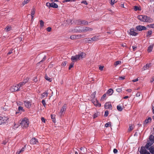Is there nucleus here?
<instances>
[{
  "label": "nucleus",
  "mask_w": 154,
  "mask_h": 154,
  "mask_svg": "<svg viewBox=\"0 0 154 154\" xmlns=\"http://www.w3.org/2000/svg\"><path fill=\"white\" fill-rule=\"evenodd\" d=\"M78 55H75V56H72L71 58V60L73 62H75L79 59Z\"/></svg>",
  "instance_id": "obj_17"
},
{
  "label": "nucleus",
  "mask_w": 154,
  "mask_h": 154,
  "mask_svg": "<svg viewBox=\"0 0 154 154\" xmlns=\"http://www.w3.org/2000/svg\"><path fill=\"white\" fill-rule=\"evenodd\" d=\"M124 79H125V76H123L122 77H120L119 78V79L122 80H123Z\"/></svg>",
  "instance_id": "obj_59"
},
{
  "label": "nucleus",
  "mask_w": 154,
  "mask_h": 154,
  "mask_svg": "<svg viewBox=\"0 0 154 154\" xmlns=\"http://www.w3.org/2000/svg\"><path fill=\"white\" fill-rule=\"evenodd\" d=\"M106 94H104L102 96L101 98V100H103V99H104L106 97Z\"/></svg>",
  "instance_id": "obj_58"
},
{
  "label": "nucleus",
  "mask_w": 154,
  "mask_h": 154,
  "mask_svg": "<svg viewBox=\"0 0 154 154\" xmlns=\"http://www.w3.org/2000/svg\"><path fill=\"white\" fill-rule=\"evenodd\" d=\"M18 110L20 112H23L25 111L23 107L21 106H19L18 107Z\"/></svg>",
  "instance_id": "obj_30"
},
{
  "label": "nucleus",
  "mask_w": 154,
  "mask_h": 154,
  "mask_svg": "<svg viewBox=\"0 0 154 154\" xmlns=\"http://www.w3.org/2000/svg\"><path fill=\"white\" fill-rule=\"evenodd\" d=\"M132 48L133 49V50L134 51L136 50L137 49V47L135 46H132Z\"/></svg>",
  "instance_id": "obj_62"
},
{
  "label": "nucleus",
  "mask_w": 154,
  "mask_h": 154,
  "mask_svg": "<svg viewBox=\"0 0 154 154\" xmlns=\"http://www.w3.org/2000/svg\"><path fill=\"white\" fill-rule=\"evenodd\" d=\"M152 34V30H149L146 33V36L147 37H149Z\"/></svg>",
  "instance_id": "obj_27"
},
{
  "label": "nucleus",
  "mask_w": 154,
  "mask_h": 154,
  "mask_svg": "<svg viewBox=\"0 0 154 154\" xmlns=\"http://www.w3.org/2000/svg\"><path fill=\"white\" fill-rule=\"evenodd\" d=\"M13 50V49L10 50L9 51L8 53L7 54H8V55L10 54H11V53H13L12 51Z\"/></svg>",
  "instance_id": "obj_60"
},
{
  "label": "nucleus",
  "mask_w": 154,
  "mask_h": 154,
  "mask_svg": "<svg viewBox=\"0 0 154 154\" xmlns=\"http://www.w3.org/2000/svg\"><path fill=\"white\" fill-rule=\"evenodd\" d=\"M116 90L117 92L119 93L121 92L122 91L121 88H118L116 89Z\"/></svg>",
  "instance_id": "obj_51"
},
{
  "label": "nucleus",
  "mask_w": 154,
  "mask_h": 154,
  "mask_svg": "<svg viewBox=\"0 0 154 154\" xmlns=\"http://www.w3.org/2000/svg\"><path fill=\"white\" fill-rule=\"evenodd\" d=\"M147 26L150 28H154V23L149 25Z\"/></svg>",
  "instance_id": "obj_48"
},
{
  "label": "nucleus",
  "mask_w": 154,
  "mask_h": 154,
  "mask_svg": "<svg viewBox=\"0 0 154 154\" xmlns=\"http://www.w3.org/2000/svg\"><path fill=\"white\" fill-rule=\"evenodd\" d=\"M149 140L148 141L146 144V146L148 147L149 146H151L154 142V135L151 134L149 137Z\"/></svg>",
  "instance_id": "obj_4"
},
{
  "label": "nucleus",
  "mask_w": 154,
  "mask_h": 154,
  "mask_svg": "<svg viewBox=\"0 0 154 154\" xmlns=\"http://www.w3.org/2000/svg\"><path fill=\"white\" fill-rule=\"evenodd\" d=\"M151 120L152 119L150 117L146 119L143 122V126H146L148 123L151 122Z\"/></svg>",
  "instance_id": "obj_16"
},
{
  "label": "nucleus",
  "mask_w": 154,
  "mask_h": 154,
  "mask_svg": "<svg viewBox=\"0 0 154 154\" xmlns=\"http://www.w3.org/2000/svg\"><path fill=\"white\" fill-rule=\"evenodd\" d=\"M137 97H139L140 96V93L139 92H137L136 95Z\"/></svg>",
  "instance_id": "obj_63"
},
{
  "label": "nucleus",
  "mask_w": 154,
  "mask_h": 154,
  "mask_svg": "<svg viewBox=\"0 0 154 154\" xmlns=\"http://www.w3.org/2000/svg\"><path fill=\"white\" fill-rule=\"evenodd\" d=\"M51 7L55 8H58V5L55 3H51Z\"/></svg>",
  "instance_id": "obj_22"
},
{
  "label": "nucleus",
  "mask_w": 154,
  "mask_h": 154,
  "mask_svg": "<svg viewBox=\"0 0 154 154\" xmlns=\"http://www.w3.org/2000/svg\"><path fill=\"white\" fill-rule=\"evenodd\" d=\"M151 66V64H147L143 68V70H145L148 69Z\"/></svg>",
  "instance_id": "obj_18"
},
{
  "label": "nucleus",
  "mask_w": 154,
  "mask_h": 154,
  "mask_svg": "<svg viewBox=\"0 0 154 154\" xmlns=\"http://www.w3.org/2000/svg\"><path fill=\"white\" fill-rule=\"evenodd\" d=\"M46 29L47 31L49 32L51 31V27H48Z\"/></svg>",
  "instance_id": "obj_53"
},
{
  "label": "nucleus",
  "mask_w": 154,
  "mask_h": 154,
  "mask_svg": "<svg viewBox=\"0 0 154 154\" xmlns=\"http://www.w3.org/2000/svg\"><path fill=\"white\" fill-rule=\"evenodd\" d=\"M73 63H72L70 65L69 68V69H70L73 66Z\"/></svg>",
  "instance_id": "obj_57"
},
{
  "label": "nucleus",
  "mask_w": 154,
  "mask_h": 154,
  "mask_svg": "<svg viewBox=\"0 0 154 154\" xmlns=\"http://www.w3.org/2000/svg\"><path fill=\"white\" fill-rule=\"evenodd\" d=\"M75 1V0H64L63 1V3L66 2H74Z\"/></svg>",
  "instance_id": "obj_42"
},
{
  "label": "nucleus",
  "mask_w": 154,
  "mask_h": 154,
  "mask_svg": "<svg viewBox=\"0 0 154 154\" xmlns=\"http://www.w3.org/2000/svg\"><path fill=\"white\" fill-rule=\"evenodd\" d=\"M42 102L43 105L44 106H45L46 105L45 100H42Z\"/></svg>",
  "instance_id": "obj_45"
},
{
  "label": "nucleus",
  "mask_w": 154,
  "mask_h": 154,
  "mask_svg": "<svg viewBox=\"0 0 154 154\" xmlns=\"http://www.w3.org/2000/svg\"><path fill=\"white\" fill-rule=\"evenodd\" d=\"M108 114H109V112L108 111H106L105 112V114H104V116H105L106 117L108 115Z\"/></svg>",
  "instance_id": "obj_50"
},
{
  "label": "nucleus",
  "mask_w": 154,
  "mask_h": 154,
  "mask_svg": "<svg viewBox=\"0 0 154 154\" xmlns=\"http://www.w3.org/2000/svg\"><path fill=\"white\" fill-rule=\"evenodd\" d=\"M24 149H25V148L23 147L21 150H20L18 151L17 152L16 154H19L20 153L23 152L24 151Z\"/></svg>",
  "instance_id": "obj_34"
},
{
  "label": "nucleus",
  "mask_w": 154,
  "mask_h": 154,
  "mask_svg": "<svg viewBox=\"0 0 154 154\" xmlns=\"http://www.w3.org/2000/svg\"><path fill=\"white\" fill-rule=\"evenodd\" d=\"M75 39H78L79 38H80L81 37V35H74Z\"/></svg>",
  "instance_id": "obj_40"
},
{
  "label": "nucleus",
  "mask_w": 154,
  "mask_h": 154,
  "mask_svg": "<svg viewBox=\"0 0 154 154\" xmlns=\"http://www.w3.org/2000/svg\"><path fill=\"white\" fill-rule=\"evenodd\" d=\"M46 58V56H45L42 59V60H41L39 62V63H41L42 62L44 61L45 60Z\"/></svg>",
  "instance_id": "obj_44"
},
{
  "label": "nucleus",
  "mask_w": 154,
  "mask_h": 154,
  "mask_svg": "<svg viewBox=\"0 0 154 154\" xmlns=\"http://www.w3.org/2000/svg\"><path fill=\"white\" fill-rule=\"evenodd\" d=\"M122 63V62L121 61H117L115 62L114 64V66L115 67H116L117 65H120Z\"/></svg>",
  "instance_id": "obj_23"
},
{
  "label": "nucleus",
  "mask_w": 154,
  "mask_h": 154,
  "mask_svg": "<svg viewBox=\"0 0 154 154\" xmlns=\"http://www.w3.org/2000/svg\"><path fill=\"white\" fill-rule=\"evenodd\" d=\"M25 84L23 83V82H20L18 84V85L20 88L22 87L23 85H24Z\"/></svg>",
  "instance_id": "obj_37"
},
{
  "label": "nucleus",
  "mask_w": 154,
  "mask_h": 154,
  "mask_svg": "<svg viewBox=\"0 0 154 154\" xmlns=\"http://www.w3.org/2000/svg\"><path fill=\"white\" fill-rule=\"evenodd\" d=\"M29 1L30 0H24V1L22 3V5L23 6L25 5L28 3Z\"/></svg>",
  "instance_id": "obj_28"
},
{
  "label": "nucleus",
  "mask_w": 154,
  "mask_h": 154,
  "mask_svg": "<svg viewBox=\"0 0 154 154\" xmlns=\"http://www.w3.org/2000/svg\"><path fill=\"white\" fill-rule=\"evenodd\" d=\"M81 3L84 4L86 5H88L87 2L86 1H85V0L82 1L81 2Z\"/></svg>",
  "instance_id": "obj_52"
},
{
  "label": "nucleus",
  "mask_w": 154,
  "mask_h": 154,
  "mask_svg": "<svg viewBox=\"0 0 154 154\" xmlns=\"http://www.w3.org/2000/svg\"><path fill=\"white\" fill-rule=\"evenodd\" d=\"M96 94V92L94 91L91 95V97L94 98L95 97V95Z\"/></svg>",
  "instance_id": "obj_43"
},
{
  "label": "nucleus",
  "mask_w": 154,
  "mask_h": 154,
  "mask_svg": "<svg viewBox=\"0 0 154 154\" xmlns=\"http://www.w3.org/2000/svg\"><path fill=\"white\" fill-rule=\"evenodd\" d=\"M75 23L77 25H80L82 24L81 20H75Z\"/></svg>",
  "instance_id": "obj_29"
},
{
  "label": "nucleus",
  "mask_w": 154,
  "mask_h": 154,
  "mask_svg": "<svg viewBox=\"0 0 154 154\" xmlns=\"http://www.w3.org/2000/svg\"><path fill=\"white\" fill-rule=\"evenodd\" d=\"M11 27L10 26H7L5 28V30L7 32L10 31L11 29Z\"/></svg>",
  "instance_id": "obj_38"
},
{
  "label": "nucleus",
  "mask_w": 154,
  "mask_h": 154,
  "mask_svg": "<svg viewBox=\"0 0 154 154\" xmlns=\"http://www.w3.org/2000/svg\"><path fill=\"white\" fill-rule=\"evenodd\" d=\"M145 147L146 149L149 150L151 154H154V146H149L148 147L146 146V144L145 145Z\"/></svg>",
  "instance_id": "obj_11"
},
{
  "label": "nucleus",
  "mask_w": 154,
  "mask_h": 154,
  "mask_svg": "<svg viewBox=\"0 0 154 154\" xmlns=\"http://www.w3.org/2000/svg\"><path fill=\"white\" fill-rule=\"evenodd\" d=\"M100 36V35L95 36L91 38V39H92V41H97L99 39Z\"/></svg>",
  "instance_id": "obj_19"
},
{
  "label": "nucleus",
  "mask_w": 154,
  "mask_h": 154,
  "mask_svg": "<svg viewBox=\"0 0 154 154\" xmlns=\"http://www.w3.org/2000/svg\"><path fill=\"white\" fill-rule=\"evenodd\" d=\"M117 109L119 111H122V110L123 108L120 105H118L117 106Z\"/></svg>",
  "instance_id": "obj_25"
},
{
  "label": "nucleus",
  "mask_w": 154,
  "mask_h": 154,
  "mask_svg": "<svg viewBox=\"0 0 154 154\" xmlns=\"http://www.w3.org/2000/svg\"><path fill=\"white\" fill-rule=\"evenodd\" d=\"M134 129L133 127L132 126H129V128H128V131H131Z\"/></svg>",
  "instance_id": "obj_46"
},
{
  "label": "nucleus",
  "mask_w": 154,
  "mask_h": 154,
  "mask_svg": "<svg viewBox=\"0 0 154 154\" xmlns=\"http://www.w3.org/2000/svg\"><path fill=\"white\" fill-rule=\"evenodd\" d=\"M104 107L106 109H112V106L110 103H106L104 105Z\"/></svg>",
  "instance_id": "obj_14"
},
{
  "label": "nucleus",
  "mask_w": 154,
  "mask_h": 154,
  "mask_svg": "<svg viewBox=\"0 0 154 154\" xmlns=\"http://www.w3.org/2000/svg\"><path fill=\"white\" fill-rule=\"evenodd\" d=\"M153 45H151L148 48L147 51L148 52H151L152 51L153 48Z\"/></svg>",
  "instance_id": "obj_24"
},
{
  "label": "nucleus",
  "mask_w": 154,
  "mask_h": 154,
  "mask_svg": "<svg viewBox=\"0 0 154 154\" xmlns=\"http://www.w3.org/2000/svg\"><path fill=\"white\" fill-rule=\"evenodd\" d=\"M32 101H25L24 104L25 106L28 108H30L31 106Z\"/></svg>",
  "instance_id": "obj_13"
},
{
  "label": "nucleus",
  "mask_w": 154,
  "mask_h": 154,
  "mask_svg": "<svg viewBox=\"0 0 154 154\" xmlns=\"http://www.w3.org/2000/svg\"><path fill=\"white\" fill-rule=\"evenodd\" d=\"M82 24H83L85 25H87L88 24V21L86 20H81Z\"/></svg>",
  "instance_id": "obj_31"
},
{
  "label": "nucleus",
  "mask_w": 154,
  "mask_h": 154,
  "mask_svg": "<svg viewBox=\"0 0 154 154\" xmlns=\"http://www.w3.org/2000/svg\"><path fill=\"white\" fill-rule=\"evenodd\" d=\"M118 0H111L110 4L112 5H113L114 4L117 2Z\"/></svg>",
  "instance_id": "obj_36"
},
{
  "label": "nucleus",
  "mask_w": 154,
  "mask_h": 154,
  "mask_svg": "<svg viewBox=\"0 0 154 154\" xmlns=\"http://www.w3.org/2000/svg\"><path fill=\"white\" fill-rule=\"evenodd\" d=\"M40 27L41 28H42L44 26V22L43 21V20H42L40 21Z\"/></svg>",
  "instance_id": "obj_35"
},
{
  "label": "nucleus",
  "mask_w": 154,
  "mask_h": 154,
  "mask_svg": "<svg viewBox=\"0 0 154 154\" xmlns=\"http://www.w3.org/2000/svg\"><path fill=\"white\" fill-rule=\"evenodd\" d=\"M75 36L74 35H71L70 37V38L71 39H75Z\"/></svg>",
  "instance_id": "obj_55"
},
{
  "label": "nucleus",
  "mask_w": 154,
  "mask_h": 154,
  "mask_svg": "<svg viewBox=\"0 0 154 154\" xmlns=\"http://www.w3.org/2000/svg\"><path fill=\"white\" fill-rule=\"evenodd\" d=\"M79 27H76L75 29L72 30V32H78L79 33H81L82 32L91 31L93 30V29L91 28L87 27H85L83 28L82 30L77 29V28H78Z\"/></svg>",
  "instance_id": "obj_1"
},
{
  "label": "nucleus",
  "mask_w": 154,
  "mask_h": 154,
  "mask_svg": "<svg viewBox=\"0 0 154 154\" xmlns=\"http://www.w3.org/2000/svg\"><path fill=\"white\" fill-rule=\"evenodd\" d=\"M79 59L84 57L85 56V54L83 52H82L80 54L78 55Z\"/></svg>",
  "instance_id": "obj_20"
},
{
  "label": "nucleus",
  "mask_w": 154,
  "mask_h": 154,
  "mask_svg": "<svg viewBox=\"0 0 154 154\" xmlns=\"http://www.w3.org/2000/svg\"><path fill=\"white\" fill-rule=\"evenodd\" d=\"M30 144H35L38 143L37 139L35 138H32L30 141Z\"/></svg>",
  "instance_id": "obj_15"
},
{
  "label": "nucleus",
  "mask_w": 154,
  "mask_h": 154,
  "mask_svg": "<svg viewBox=\"0 0 154 154\" xmlns=\"http://www.w3.org/2000/svg\"><path fill=\"white\" fill-rule=\"evenodd\" d=\"M8 118L5 116H0V125L6 123Z\"/></svg>",
  "instance_id": "obj_6"
},
{
  "label": "nucleus",
  "mask_w": 154,
  "mask_h": 154,
  "mask_svg": "<svg viewBox=\"0 0 154 154\" xmlns=\"http://www.w3.org/2000/svg\"><path fill=\"white\" fill-rule=\"evenodd\" d=\"M135 31L136 30H135L133 28H132L130 29L129 34L130 35L133 36H136L137 35L138 33L136 32H135Z\"/></svg>",
  "instance_id": "obj_9"
},
{
  "label": "nucleus",
  "mask_w": 154,
  "mask_h": 154,
  "mask_svg": "<svg viewBox=\"0 0 154 154\" xmlns=\"http://www.w3.org/2000/svg\"><path fill=\"white\" fill-rule=\"evenodd\" d=\"M51 3H49V2H47L46 3V5L49 7H51Z\"/></svg>",
  "instance_id": "obj_49"
},
{
  "label": "nucleus",
  "mask_w": 154,
  "mask_h": 154,
  "mask_svg": "<svg viewBox=\"0 0 154 154\" xmlns=\"http://www.w3.org/2000/svg\"><path fill=\"white\" fill-rule=\"evenodd\" d=\"M103 68V66H100L99 67V69L100 70H102Z\"/></svg>",
  "instance_id": "obj_64"
},
{
  "label": "nucleus",
  "mask_w": 154,
  "mask_h": 154,
  "mask_svg": "<svg viewBox=\"0 0 154 154\" xmlns=\"http://www.w3.org/2000/svg\"><path fill=\"white\" fill-rule=\"evenodd\" d=\"M21 125L23 128L28 127L29 125V122L27 118H23L21 121Z\"/></svg>",
  "instance_id": "obj_3"
},
{
  "label": "nucleus",
  "mask_w": 154,
  "mask_h": 154,
  "mask_svg": "<svg viewBox=\"0 0 154 154\" xmlns=\"http://www.w3.org/2000/svg\"><path fill=\"white\" fill-rule=\"evenodd\" d=\"M136 29L137 30L139 31H141L142 30H146V28L144 26L139 25L136 27Z\"/></svg>",
  "instance_id": "obj_12"
},
{
  "label": "nucleus",
  "mask_w": 154,
  "mask_h": 154,
  "mask_svg": "<svg viewBox=\"0 0 154 154\" xmlns=\"http://www.w3.org/2000/svg\"><path fill=\"white\" fill-rule=\"evenodd\" d=\"M67 108V106L66 104H64L61 108L59 114L60 116L64 115L65 113V111Z\"/></svg>",
  "instance_id": "obj_7"
},
{
  "label": "nucleus",
  "mask_w": 154,
  "mask_h": 154,
  "mask_svg": "<svg viewBox=\"0 0 154 154\" xmlns=\"http://www.w3.org/2000/svg\"><path fill=\"white\" fill-rule=\"evenodd\" d=\"M134 9L135 11H137V10H139V7L137 6H134Z\"/></svg>",
  "instance_id": "obj_54"
},
{
  "label": "nucleus",
  "mask_w": 154,
  "mask_h": 154,
  "mask_svg": "<svg viewBox=\"0 0 154 154\" xmlns=\"http://www.w3.org/2000/svg\"><path fill=\"white\" fill-rule=\"evenodd\" d=\"M45 79L47 80H48L50 82H51L52 81V79L51 78L48 77V76H45Z\"/></svg>",
  "instance_id": "obj_41"
},
{
  "label": "nucleus",
  "mask_w": 154,
  "mask_h": 154,
  "mask_svg": "<svg viewBox=\"0 0 154 154\" xmlns=\"http://www.w3.org/2000/svg\"><path fill=\"white\" fill-rule=\"evenodd\" d=\"M29 79L28 77H26V79H24L23 82L25 84H26L27 83Z\"/></svg>",
  "instance_id": "obj_39"
},
{
  "label": "nucleus",
  "mask_w": 154,
  "mask_h": 154,
  "mask_svg": "<svg viewBox=\"0 0 154 154\" xmlns=\"http://www.w3.org/2000/svg\"><path fill=\"white\" fill-rule=\"evenodd\" d=\"M150 82H154V76L152 77V79H151L150 81Z\"/></svg>",
  "instance_id": "obj_61"
},
{
  "label": "nucleus",
  "mask_w": 154,
  "mask_h": 154,
  "mask_svg": "<svg viewBox=\"0 0 154 154\" xmlns=\"http://www.w3.org/2000/svg\"><path fill=\"white\" fill-rule=\"evenodd\" d=\"M48 94V91H45V92L43 93L42 94V98H43L45 97H47Z\"/></svg>",
  "instance_id": "obj_21"
},
{
  "label": "nucleus",
  "mask_w": 154,
  "mask_h": 154,
  "mask_svg": "<svg viewBox=\"0 0 154 154\" xmlns=\"http://www.w3.org/2000/svg\"><path fill=\"white\" fill-rule=\"evenodd\" d=\"M92 102L96 107H100L101 106V104L99 103L98 101L96 99H92Z\"/></svg>",
  "instance_id": "obj_10"
},
{
  "label": "nucleus",
  "mask_w": 154,
  "mask_h": 154,
  "mask_svg": "<svg viewBox=\"0 0 154 154\" xmlns=\"http://www.w3.org/2000/svg\"><path fill=\"white\" fill-rule=\"evenodd\" d=\"M20 87L18 84L16 85L12 86L10 88V91L11 92H15L20 90Z\"/></svg>",
  "instance_id": "obj_5"
},
{
  "label": "nucleus",
  "mask_w": 154,
  "mask_h": 154,
  "mask_svg": "<svg viewBox=\"0 0 154 154\" xmlns=\"http://www.w3.org/2000/svg\"><path fill=\"white\" fill-rule=\"evenodd\" d=\"M35 13V8L33 7L31 10V15H34Z\"/></svg>",
  "instance_id": "obj_33"
},
{
  "label": "nucleus",
  "mask_w": 154,
  "mask_h": 154,
  "mask_svg": "<svg viewBox=\"0 0 154 154\" xmlns=\"http://www.w3.org/2000/svg\"><path fill=\"white\" fill-rule=\"evenodd\" d=\"M99 115L100 113L99 112H97L95 113L93 116V118L95 119Z\"/></svg>",
  "instance_id": "obj_32"
},
{
  "label": "nucleus",
  "mask_w": 154,
  "mask_h": 154,
  "mask_svg": "<svg viewBox=\"0 0 154 154\" xmlns=\"http://www.w3.org/2000/svg\"><path fill=\"white\" fill-rule=\"evenodd\" d=\"M146 147H141L140 152L141 154H150V153L146 149Z\"/></svg>",
  "instance_id": "obj_8"
},
{
  "label": "nucleus",
  "mask_w": 154,
  "mask_h": 154,
  "mask_svg": "<svg viewBox=\"0 0 154 154\" xmlns=\"http://www.w3.org/2000/svg\"><path fill=\"white\" fill-rule=\"evenodd\" d=\"M113 90L112 89L110 88L107 91V93L108 94L110 95H111L113 93Z\"/></svg>",
  "instance_id": "obj_26"
},
{
  "label": "nucleus",
  "mask_w": 154,
  "mask_h": 154,
  "mask_svg": "<svg viewBox=\"0 0 154 154\" xmlns=\"http://www.w3.org/2000/svg\"><path fill=\"white\" fill-rule=\"evenodd\" d=\"M33 81L35 82H37L38 80L37 79L36 77H35L33 79Z\"/></svg>",
  "instance_id": "obj_56"
},
{
  "label": "nucleus",
  "mask_w": 154,
  "mask_h": 154,
  "mask_svg": "<svg viewBox=\"0 0 154 154\" xmlns=\"http://www.w3.org/2000/svg\"><path fill=\"white\" fill-rule=\"evenodd\" d=\"M111 125L110 123V122H108L106 123L105 124V127H108L109 126H110Z\"/></svg>",
  "instance_id": "obj_47"
},
{
  "label": "nucleus",
  "mask_w": 154,
  "mask_h": 154,
  "mask_svg": "<svg viewBox=\"0 0 154 154\" xmlns=\"http://www.w3.org/2000/svg\"><path fill=\"white\" fill-rule=\"evenodd\" d=\"M138 18L140 21L143 22H150L152 21V19L147 16L143 15L139 16Z\"/></svg>",
  "instance_id": "obj_2"
}]
</instances>
